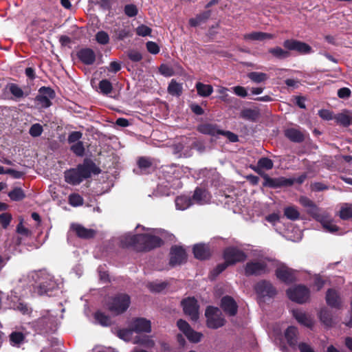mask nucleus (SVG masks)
<instances>
[{
	"label": "nucleus",
	"instance_id": "nucleus-37",
	"mask_svg": "<svg viewBox=\"0 0 352 352\" xmlns=\"http://www.w3.org/2000/svg\"><path fill=\"white\" fill-rule=\"evenodd\" d=\"M260 113L258 110L245 108L240 113V117L244 120L251 122H256L259 118Z\"/></svg>",
	"mask_w": 352,
	"mask_h": 352
},
{
	"label": "nucleus",
	"instance_id": "nucleus-3",
	"mask_svg": "<svg viewBox=\"0 0 352 352\" xmlns=\"http://www.w3.org/2000/svg\"><path fill=\"white\" fill-rule=\"evenodd\" d=\"M30 278L36 283V292L38 295L47 294L49 292H52L55 287V282L50 274L44 271L39 270L33 272L30 274Z\"/></svg>",
	"mask_w": 352,
	"mask_h": 352
},
{
	"label": "nucleus",
	"instance_id": "nucleus-43",
	"mask_svg": "<svg viewBox=\"0 0 352 352\" xmlns=\"http://www.w3.org/2000/svg\"><path fill=\"white\" fill-rule=\"evenodd\" d=\"M339 217L342 220L352 219V204H345L340 208Z\"/></svg>",
	"mask_w": 352,
	"mask_h": 352
},
{
	"label": "nucleus",
	"instance_id": "nucleus-50",
	"mask_svg": "<svg viewBox=\"0 0 352 352\" xmlns=\"http://www.w3.org/2000/svg\"><path fill=\"white\" fill-rule=\"evenodd\" d=\"M96 41L100 45H107L109 43V36L107 32L103 30L98 31L95 35Z\"/></svg>",
	"mask_w": 352,
	"mask_h": 352
},
{
	"label": "nucleus",
	"instance_id": "nucleus-42",
	"mask_svg": "<svg viewBox=\"0 0 352 352\" xmlns=\"http://www.w3.org/2000/svg\"><path fill=\"white\" fill-rule=\"evenodd\" d=\"M191 199L186 196H179L175 199V206L177 209L184 210L191 206Z\"/></svg>",
	"mask_w": 352,
	"mask_h": 352
},
{
	"label": "nucleus",
	"instance_id": "nucleus-45",
	"mask_svg": "<svg viewBox=\"0 0 352 352\" xmlns=\"http://www.w3.org/2000/svg\"><path fill=\"white\" fill-rule=\"evenodd\" d=\"M248 77L252 82L260 83L268 79V75L263 72H252L248 74Z\"/></svg>",
	"mask_w": 352,
	"mask_h": 352
},
{
	"label": "nucleus",
	"instance_id": "nucleus-53",
	"mask_svg": "<svg viewBox=\"0 0 352 352\" xmlns=\"http://www.w3.org/2000/svg\"><path fill=\"white\" fill-rule=\"evenodd\" d=\"M188 340L193 343H197L201 340L202 334L194 331L192 328L184 334Z\"/></svg>",
	"mask_w": 352,
	"mask_h": 352
},
{
	"label": "nucleus",
	"instance_id": "nucleus-61",
	"mask_svg": "<svg viewBox=\"0 0 352 352\" xmlns=\"http://www.w3.org/2000/svg\"><path fill=\"white\" fill-rule=\"evenodd\" d=\"M128 58L133 62H139L142 59V54L135 50H131L127 54Z\"/></svg>",
	"mask_w": 352,
	"mask_h": 352
},
{
	"label": "nucleus",
	"instance_id": "nucleus-31",
	"mask_svg": "<svg viewBox=\"0 0 352 352\" xmlns=\"http://www.w3.org/2000/svg\"><path fill=\"white\" fill-rule=\"evenodd\" d=\"M25 336L21 331H14L9 335V342L11 346L20 347L25 342Z\"/></svg>",
	"mask_w": 352,
	"mask_h": 352
},
{
	"label": "nucleus",
	"instance_id": "nucleus-56",
	"mask_svg": "<svg viewBox=\"0 0 352 352\" xmlns=\"http://www.w3.org/2000/svg\"><path fill=\"white\" fill-rule=\"evenodd\" d=\"M167 285L165 282H152L148 283V287L151 292H160L166 287Z\"/></svg>",
	"mask_w": 352,
	"mask_h": 352
},
{
	"label": "nucleus",
	"instance_id": "nucleus-44",
	"mask_svg": "<svg viewBox=\"0 0 352 352\" xmlns=\"http://www.w3.org/2000/svg\"><path fill=\"white\" fill-rule=\"evenodd\" d=\"M284 215L291 221H296L300 218V213L294 206H287L284 208Z\"/></svg>",
	"mask_w": 352,
	"mask_h": 352
},
{
	"label": "nucleus",
	"instance_id": "nucleus-27",
	"mask_svg": "<svg viewBox=\"0 0 352 352\" xmlns=\"http://www.w3.org/2000/svg\"><path fill=\"white\" fill-rule=\"evenodd\" d=\"M72 228L75 232L76 234L81 239H89L94 237L96 234V232L93 229H88L85 228L84 226L76 224L73 225Z\"/></svg>",
	"mask_w": 352,
	"mask_h": 352
},
{
	"label": "nucleus",
	"instance_id": "nucleus-11",
	"mask_svg": "<svg viewBox=\"0 0 352 352\" xmlns=\"http://www.w3.org/2000/svg\"><path fill=\"white\" fill-rule=\"evenodd\" d=\"M244 270L247 276H258L270 272L267 264L264 261H249L246 263Z\"/></svg>",
	"mask_w": 352,
	"mask_h": 352
},
{
	"label": "nucleus",
	"instance_id": "nucleus-38",
	"mask_svg": "<svg viewBox=\"0 0 352 352\" xmlns=\"http://www.w3.org/2000/svg\"><path fill=\"white\" fill-rule=\"evenodd\" d=\"M197 94L201 97H208L213 92V87L211 85L204 84L198 82L195 85Z\"/></svg>",
	"mask_w": 352,
	"mask_h": 352
},
{
	"label": "nucleus",
	"instance_id": "nucleus-48",
	"mask_svg": "<svg viewBox=\"0 0 352 352\" xmlns=\"http://www.w3.org/2000/svg\"><path fill=\"white\" fill-rule=\"evenodd\" d=\"M133 332L131 327L130 329H121L117 331V336L126 342H129L132 338Z\"/></svg>",
	"mask_w": 352,
	"mask_h": 352
},
{
	"label": "nucleus",
	"instance_id": "nucleus-22",
	"mask_svg": "<svg viewBox=\"0 0 352 352\" xmlns=\"http://www.w3.org/2000/svg\"><path fill=\"white\" fill-rule=\"evenodd\" d=\"M112 33L113 38L116 41H123L133 35L131 27L124 24L115 25Z\"/></svg>",
	"mask_w": 352,
	"mask_h": 352
},
{
	"label": "nucleus",
	"instance_id": "nucleus-64",
	"mask_svg": "<svg viewBox=\"0 0 352 352\" xmlns=\"http://www.w3.org/2000/svg\"><path fill=\"white\" fill-rule=\"evenodd\" d=\"M148 52L152 54H157L160 52L159 45L153 41H148L146 44Z\"/></svg>",
	"mask_w": 352,
	"mask_h": 352
},
{
	"label": "nucleus",
	"instance_id": "nucleus-41",
	"mask_svg": "<svg viewBox=\"0 0 352 352\" xmlns=\"http://www.w3.org/2000/svg\"><path fill=\"white\" fill-rule=\"evenodd\" d=\"M319 318L322 323L327 326H331L333 322L331 312L327 308H322L319 312Z\"/></svg>",
	"mask_w": 352,
	"mask_h": 352
},
{
	"label": "nucleus",
	"instance_id": "nucleus-14",
	"mask_svg": "<svg viewBox=\"0 0 352 352\" xmlns=\"http://www.w3.org/2000/svg\"><path fill=\"white\" fill-rule=\"evenodd\" d=\"M299 203L307 208V212L317 221L322 219V217L325 212L321 213L320 209L309 198L305 196H301L299 198Z\"/></svg>",
	"mask_w": 352,
	"mask_h": 352
},
{
	"label": "nucleus",
	"instance_id": "nucleus-29",
	"mask_svg": "<svg viewBox=\"0 0 352 352\" xmlns=\"http://www.w3.org/2000/svg\"><path fill=\"white\" fill-rule=\"evenodd\" d=\"M336 122L343 126H349L352 124V111H344L338 113L335 117Z\"/></svg>",
	"mask_w": 352,
	"mask_h": 352
},
{
	"label": "nucleus",
	"instance_id": "nucleus-49",
	"mask_svg": "<svg viewBox=\"0 0 352 352\" xmlns=\"http://www.w3.org/2000/svg\"><path fill=\"white\" fill-rule=\"evenodd\" d=\"M133 343L141 344L146 347H153L155 345L154 341L150 339L148 336H137L135 338Z\"/></svg>",
	"mask_w": 352,
	"mask_h": 352
},
{
	"label": "nucleus",
	"instance_id": "nucleus-54",
	"mask_svg": "<svg viewBox=\"0 0 352 352\" xmlns=\"http://www.w3.org/2000/svg\"><path fill=\"white\" fill-rule=\"evenodd\" d=\"M69 203L74 207L80 206L83 204V198L78 193H72L69 196Z\"/></svg>",
	"mask_w": 352,
	"mask_h": 352
},
{
	"label": "nucleus",
	"instance_id": "nucleus-4",
	"mask_svg": "<svg viewBox=\"0 0 352 352\" xmlns=\"http://www.w3.org/2000/svg\"><path fill=\"white\" fill-rule=\"evenodd\" d=\"M131 303V298L126 294H118L110 298L107 302L108 310L114 315H120L125 312Z\"/></svg>",
	"mask_w": 352,
	"mask_h": 352
},
{
	"label": "nucleus",
	"instance_id": "nucleus-30",
	"mask_svg": "<svg viewBox=\"0 0 352 352\" xmlns=\"http://www.w3.org/2000/svg\"><path fill=\"white\" fill-rule=\"evenodd\" d=\"M294 318L301 324L307 327H311L313 326V321L305 312L298 309L292 311Z\"/></svg>",
	"mask_w": 352,
	"mask_h": 352
},
{
	"label": "nucleus",
	"instance_id": "nucleus-6",
	"mask_svg": "<svg viewBox=\"0 0 352 352\" xmlns=\"http://www.w3.org/2000/svg\"><path fill=\"white\" fill-rule=\"evenodd\" d=\"M184 314L190 318L191 321L197 322L199 318V305L195 297H187L182 300Z\"/></svg>",
	"mask_w": 352,
	"mask_h": 352
},
{
	"label": "nucleus",
	"instance_id": "nucleus-46",
	"mask_svg": "<svg viewBox=\"0 0 352 352\" xmlns=\"http://www.w3.org/2000/svg\"><path fill=\"white\" fill-rule=\"evenodd\" d=\"M8 197L12 201H19L25 197V192L21 188L16 187L9 192Z\"/></svg>",
	"mask_w": 352,
	"mask_h": 352
},
{
	"label": "nucleus",
	"instance_id": "nucleus-36",
	"mask_svg": "<svg viewBox=\"0 0 352 352\" xmlns=\"http://www.w3.org/2000/svg\"><path fill=\"white\" fill-rule=\"evenodd\" d=\"M53 320L48 317H42L37 321V326L43 333H50L53 329Z\"/></svg>",
	"mask_w": 352,
	"mask_h": 352
},
{
	"label": "nucleus",
	"instance_id": "nucleus-5",
	"mask_svg": "<svg viewBox=\"0 0 352 352\" xmlns=\"http://www.w3.org/2000/svg\"><path fill=\"white\" fill-rule=\"evenodd\" d=\"M254 290L261 301L274 298L277 294L276 287L269 280H262L254 286Z\"/></svg>",
	"mask_w": 352,
	"mask_h": 352
},
{
	"label": "nucleus",
	"instance_id": "nucleus-51",
	"mask_svg": "<svg viewBox=\"0 0 352 352\" xmlns=\"http://www.w3.org/2000/svg\"><path fill=\"white\" fill-rule=\"evenodd\" d=\"M70 150L78 157H82L85 155V146L83 142L81 141H78L76 142L74 144L71 146Z\"/></svg>",
	"mask_w": 352,
	"mask_h": 352
},
{
	"label": "nucleus",
	"instance_id": "nucleus-59",
	"mask_svg": "<svg viewBox=\"0 0 352 352\" xmlns=\"http://www.w3.org/2000/svg\"><path fill=\"white\" fill-rule=\"evenodd\" d=\"M151 32H152L151 28L145 25H139L136 28V34L138 36H149L151 34Z\"/></svg>",
	"mask_w": 352,
	"mask_h": 352
},
{
	"label": "nucleus",
	"instance_id": "nucleus-1",
	"mask_svg": "<svg viewBox=\"0 0 352 352\" xmlns=\"http://www.w3.org/2000/svg\"><path fill=\"white\" fill-rule=\"evenodd\" d=\"M163 243L160 237L149 234H125L120 240L122 248H131L137 252H148Z\"/></svg>",
	"mask_w": 352,
	"mask_h": 352
},
{
	"label": "nucleus",
	"instance_id": "nucleus-12",
	"mask_svg": "<svg viewBox=\"0 0 352 352\" xmlns=\"http://www.w3.org/2000/svg\"><path fill=\"white\" fill-rule=\"evenodd\" d=\"M283 45L289 52L290 51H294L299 54H309L313 52V50L309 45L293 38L284 41Z\"/></svg>",
	"mask_w": 352,
	"mask_h": 352
},
{
	"label": "nucleus",
	"instance_id": "nucleus-24",
	"mask_svg": "<svg viewBox=\"0 0 352 352\" xmlns=\"http://www.w3.org/2000/svg\"><path fill=\"white\" fill-rule=\"evenodd\" d=\"M6 89H8L12 95V99L16 101L20 100L21 98L28 96L30 94V89L28 91H24L19 85L13 82L7 84Z\"/></svg>",
	"mask_w": 352,
	"mask_h": 352
},
{
	"label": "nucleus",
	"instance_id": "nucleus-57",
	"mask_svg": "<svg viewBox=\"0 0 352 352\" xmlns=\"http://www.w3.org/2000/svg\"><path fill=\"white\" fill-rule=\"evenodd\" d=\"M12 219V217L11 214L8 212L1 213L0 214V224L2 228L6 229L9 226Z\"/></svg>",
	"mask_w": 352,
	"mask_h": 352
},
{
	"label": "nucleus",
	"instance_id": "nucleus-20",
	"mask_svg": "<svg viewBox=\"0 0 352 352\" xmlns=\"http://www.w3.org/2000/svg\"><path fill=\"white\" fill-rule=\"evenodd\" d=\"M131 326L135 333H150L151 331V321L144 318L133 319Z\"/></svg>",
	"mask_w": 352,
	"mask_h": 352
},
{
	"label": "nucleus",
	"instance_id": "nucleus-28",
	"mask_svg": "<svg viewBox=\"0 0 352 352\" xmlns=\"http://www.w3.org/2000/svg\"><path fill=\"white\" fill-rule=\"evenodd\" d=\"M197 131L204 135L216 136L219 135L221 129L217 128V124L210 123H204L199 124L197 128Z\"/></svg>",
	"mask_w": 352,
	"mask_h": 352
},
{
	"label": "nucleus",
	"instance_id": "nucleus-23",
	"mask_svg": "<svg viewBox=\"0 0 352 352\" xmlns=\"http://www.w3.org/2000/svg\"><path fill=\"white\" fill-rule=\"evenodd\" d=\"M78 58L85 65H91L96 61L95 52L89 47L82 48L77 52Z\"/></svg>",
	"mask_w": 352,
	"mask_h": 352
},
{
	"label": "nucleus",
	"instance_id": "nucleus-21",
	"mask_svg": "<svg viewBox=\"0 0 352 352\" xmlns=\"http://www.w3.org/2000/svg\"><path fill=\"white\" fill-rule=\"evenodd\" d=\"M325 300L329 307L337 309L342 308V300L340 294L336 289H329L326 292Z\"/></svg>",
	"mask_w": 352,
	"mask_h": 352
},
{
	"label": "nucleus",
	"instance_id": "nucleus-62",
	"mask_svg": "<svg viewBox=\"0 0 352 352\" xmlns=\"http://www.w3.org/2000/svg\"><path fill=\"white\" fill-rule=\"evenodd\" d=\"M138 165L140 169L146 170L151 166L152 162L148 158L141 157L138 160Z\"/></svg>",
	"mask_w": 352,
	"mask_h": 352
},
{
	"label": "nucleus",
	"instance_id": "nucleus-55",
	"mask_svg": "<svg viewBox=\"0 0 352 352\" xmlns=\"http://www.w3.org/2000/svg\"><path fill=\"white\" fill-rule=\"evenodd\" d=\"M43 131V129L41 124L38 123L34 124L31 126L29 133L33 138L40 136Z\"/></svg>",
	"mask_w": 352,
	"mask_h": 352
},
{
	"label": "nucleus",
	"instance_id": "nucleus-35",
	"mask_svg": "<svg viewBox=\"0 0 352 352\" xmlns=\"http://www.w3.org/2000/svg\"><path fill=\"white\" fill-rule=\"evenodd\" d=\"M192 199L199 204H206L209 199L208 192L206 190L197 187L195 190Z\"/></svg>",
	"mask_w": 352,
	"mask_h": 352
},
{
	"label": "nucleus",
	"instance_id": "nucleus-32",
	"mask_svg": "<svg viewBox=\"0 0 352 352\" xmlns=\"http://www.w3.org/2000/svg\"><path fill=\"white\" fill-rule=\"evenodd\" d=\"M274 38V34L263 32H252L244 35L245 39L252 41H263L266 39H273Z\"/></svg>",
	"mask_w": 352,
	"mask_h": 352
},
{
	"label": "nucleus",
	"instance_id": "nucleus-17",
	"mask_svg": "<svg viewBox=\"0 0 352 352\" xmlns=\"http://www.w3.org/2000/svg\"><path fill=\"white\" fill-rule=\"evenodd\" d=\"M221 307L230 316H234L238 311V305L230 296H225L221 300Z\"/></svg>",
	"mask_w": 352,
	"mask_h": 352
},
{
	"label": "nucleus",
	"instance_id": "nucleus-13",
	"mask_svg": "<svg viewBox=\"0 0 352 352\" xmlns=\"http://www.w3.org/2000/svg\"><path fill=\"white\" fill-rule=\"evenodd\" d=\"M56 97V93L53 89L50 87H41L38 89V94L36 96V101L43 108H48L52 104V99Z\"/></svg>",
	"mask_w": 352,
	"mask_h": 352
},
{
	"label": "nucleus",
	"instance_id": "nucleus-9",
	"mask_svg": "<svg viewBox=\"0 0 352 352\" xmlns=\"http://www.w3.org/2000/svg\"><path fill=\"white\" fill-rule=\"evenodd\" d=\"M219 309L217 307L208 306L206 309L205 316L207 318L206 324L208 328L216 329L223 327L226 320L218 314Z\"/></svg>",
	"mask_w": 352,
	"mask_h": 352
},
{
	"label": "nucleus",
	"instance_id": "nucleus-40",
	"mask_svg": "<svg viewBox=\"0 0 352 352\" xmlns=\"http://www.w3.org/2000/svg\"><path fill=\"white\" fill-rule=\"evenodd\" d=\"M322 225L323 228L331 233H334L338 230V227L333 224L332 221H331L328 217V215L325 213L322 220L318 221Z\"/></svg>",
	"mask_w": 352,
	"mask_h": 352
},
{
	"label": "nucleus",
	"instance_id": "nucleus-7",
	"mask_svg": "<svg viewBox=\"0 0 352 352\" xmlns=\"http://www.w3.org/2000/svg\"><path fill=\"white\" fill-rule=\"evenodd\" d=\"M223 257L227 263L233 265L237 263L245 261L247 258V254L237 247L229 246L224 249Z\"/></svg>",
	"mask_w": 352,
	"mask_h": 352
},
{
	"label": "nucleus",
	"instance_id": "nucleus-8",
	"mask_svg": "<svg viewBox=\"0 0 352 352\" xmlns=\"http://www.w3.org/2000/svg\"><path fill=\"white\" fill-rule=\"evenodd\" d=\"M288 298L298 304L306 302L309 298V289L305 285H298L286 291Z\"/></svg>",
	"mask_w": 352,
	"mask_h": 352
},
{
	"label": "nucleus",
	"instance_id": "nucleus-10",
	"mask_svg": "<svg viewBox=\"0 0 352 352\" xmlns=\"http://www.w3.org/2000/svg\"><path fill=\"white\" fill-rule=\"evenodd\" d=\"M263 186L272 189L289 187L294 185L295 179L285 177H271L268 175H264Z\"/></svg>",
	"mask_w": 352,
	"mask_h": 352
},
{
	"label": "nucleus",
	"instance_id": "nucleus-34",
	"mask_svg": "<svg viewBox=\"0 0 352 352\" xmlns=\"http://www.w3.org/2000/svg\"><path fill=\"white\" fill-rule=\"evenodd\" d=\"M211 16V11L206 10L202 13L197 14L195 18L189 19V25L191 27H197L200 24L205 23Z\"/></svg>",
	"mask_w": 352,
	"mask_h": 352
},
{
	"label": "nucleus",
	"instance_id": "nucleus-60",
	"mask_svg": "<svg viewBox=\"0 0 352 352\" xmlns=\"http://www.w3.org/2000/svg\"><path fill=\"white\" fill-rule=\"evenodd\" d=\"M14 310L21 312L23 315L30 313L28 304L22 300H21V301L16 305H15Z\"/></svg>",
	"mask_w": 352,
	"mask_h": 352
},
{
	"label": "nucleus",
	"instance_id": "nucleus-33",
	"mask_svg": "<svg viewBox=\"0 0 352 352\" xmlns=\"http://www.w3.org/2000/svg\"><path fill=\"white\" fill-rule=\"evenodd\" d=\"M268 53L274 58L279 60L286 59L291 56V53L287 49L284 50L280 47L276 46L268 50Z\"/></svg>",
	"mask_w": 352,
	"mask_h": 352
},
{
	"label": "nucleus",
	"instance_id": "nucleus-18",
	"mask_svg": "<svg viewBox=\"0 0 352 352\" xmlns=\"http://www.w3.org/2000/svg\"><path fill=\"white\" fill-rule=\"evenodd\" d=\"M274 166L273 161L268 157H261L258 160L256 165H250V168L256 173L261 177H265L264 175H267L263 169L271 170Z\"/></svg>",
	"mask_w": 352,
	"mask_h": 352
},
{
	"label": "nucleus",
	"instance_id": "nucleus-19",
	"mask_svg": "<svg viewBox=\"0 0 352 352\" xmlns=\"http://www.w3.org/2000/svg\"><path fill=\"white\" fill-rule=\"evenodd\" d=\"M192 252L195 258L204 261L211 256V250L208 245L204 243L195 244L192 248Z\"/></svg>",
	"mask_w": 352,
	"mask_h": 352
},
{
	"label": "nucleus",
	"instance_id": "nucleus-25",
	"mask_svg": "<svg viewBox=\"0 0 352 352\" xmlns=\"http://www.w3.org/2000/svg\"><path fill=\"white\" fill-rule=\"evenodd\" d=\"M285 338L287 344L292 348L298 344V330L296 327L289 326L285 331Z\"/></svg>",
	"mask_w": 352,
	"mask_h": 352
},
{
	"label": "nucleus",
	"instance_id": "nucleus-2",
	"mask_svg": "<svg viewBox=\"0 0 352 352\" xmlns=\"http://www.w3.org/2000/svg\"><path fill=\"white\" fill-rule=\"evenodd\" d=\"M100 171V168L91 159L85 158L76 168L65 171V181L73 186L78 185L84 179L91 177V174L98 175Z\"/></svg>",
	"mask_w": 352,
	"mask_h": 352
},
{
	"label": "nucleus",
	"instance_id": "nucleus-15",
	"mask_svg": "<svg viewBox=\"0 0 352 352\" xmlns=\"http://www.w3.org/2000/svg\"><path fill=\"white\" fill-rule=\"evenodd\" d=\"M275 275L279 280L287 285L296 281L295 271L285 265L278 267L275 271Z\"/></svg>",
	"mask_w": 352,
	"mask_h": 352
},
{
	"label": "nucleus",
	"instance_id": "nucleus-47",
	"mask_svg": "<svg viewBox=\"0 0 352 352\" xmlns=\"http://www.w3.org/2000/svg\"><path fill=\"white\" fill-rule=\"evenodd\" d=\"M94 318L102 326L107 327L111 325L110 317L100 311H98L94 314Z\"/></svg>",
	"mask_w": 352,
	"mask_h": 352
},
{
	"label": "nucleus",
	"instance_id": "nucleus-52",
	"mask_svg": "<svg viewBox=\"0 0 352 352\" xmlns=\"http://www.w3.org/2000/svg\"><path fill=\"white\" fill-rule=\"evenodd\" d=\"M99 89L102 94L107 95L112 91L113 86L109 80L103 79L99 82Z\"/></svg>",
	"mask_w": 352,
	"mask_h": 352
},
{
	"label": "nucleus",
	"instance_id": "nucleus-63",
	"mask_svg": "<svg viewBox=\"0 0 352 352\" xmlns=\"http://www.w3.org/2000/svg\"><path fill=\"white\" fill-rule=\"evenodd\" d=\"M177 326L179 328V329L181 331H182L184 334L187 333V331H190V329H191L190 324L183 319H179L177 320Z\"/></svg>",
	"mask_w": 352,
	"mask_h": 352
},
{
	"label": "nucleus",
	"instance_id": "nucleus-26",
	"mask_svg": "<svg viewBox=\"0 0 352 352\" xmlns=\"http://www.w3.org/2000/svg\"><path fill=\"white\" fill-rule=\"evenodd\" d=\"M284 134L292 142L301 143L305 140L303 133L294 128L287 129L285 130Z\"/></svg>",
	"mask_w": 352,
	"mask_h": 352
},
{
	"label": "nucleus",
	"instance_id": "nucleus-39",
	"mask_svg": "<svg viewBox=\"0 0 352 352\" xmlns=\"http://www.w3.org/2000/svg\"><path fill=\"white\" fill-rule=\"evenodd\" d=\"M168 93L173 96H180L182 94V84L177 82L175 79H172L167 88Z\"/></svg>",
	"mask_w": 352,
	"mask_h": 352
},
{
	"label": "nucleus",
	"instance_id": "nucleus-16",
	"mask_svg": "<svg viewBox=\"0 0 352 352\" xmlns=\"http://www.w3.org/2000/svg\"><path fill=\"white\" fill-rule=\"evenodd\" d=\"M169 264L171 266L181 265L186 262L187 254L182 246L174 245L170 248Z\"/></svg>",
	"mask_w": 352,
	"mask_h": 352
},
{
	"label": "nucleus",
	"instance_id": "nucleus-58",
	"mask_svg": "<svg viewBox=\"0 0 352 352\" xmlns=\"http://www.w3.org/2000/svg\"><path fill=\"white\" fill-rule=\"evenodd\" d=\"M124 14L129 17H133L138 14V10L135 5L127 4L124 8Z\"/></svg>",
	"mask_w": 352,
	"mask_h": 352
}]
</instances>
